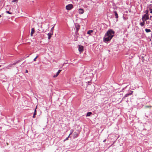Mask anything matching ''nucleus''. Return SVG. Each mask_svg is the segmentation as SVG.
<instances>
[{
    "label": "nucleus",
    "instance_id": "nucleus-12",
    "mask_svg": "<svg viewBox=\"0 0 152 152\" xmlns=\"http://www.w3.org/2000/svg\"><path fill=\"white\" fill-rule=\"evenodd\" d=\"M145 21H143V22L140 23V24L141 26H144L145 24Z\"/></svg>",
    "mask_w": 152,
    "mask_h": 152
},
{
    "label": "nucleus",
    "instance_id": "nucleus-4",
    "mask_svg": "<svg viewBox=\"0 0 152 152\" xmlns=\"http://www.w3.org/2000/svg\"><path fill=\"white\" fill-rule=\"evenodd\" d=\"M73 7V6L72 4H69L66 6V8L67 10H71Z\"/></svg>",
    "mask_w": 152,
    "mask_h": 152
},
{
    "label": "nucleus",
    "instance_id": "nucleus-9",
    "mask_svg": "<svg viewBox=\"0 0 152 152\" xmlns=\"http://www.w3.org/2000/svg\"><path fill=\"white\" fill-rule=\"evenodd\" d=\"M79 12L80 14H82L84 12V10L82 9H80L79 10Z\"/></svg>",
    "mask_w": 152,
    "mask_h": 152
},
{
    "label": "nucleus",
    "instance_id": "nucleus-30",
    "mask_svg": "<svg viewBox=\"0 0 152 152\" xmlns=\"http://www.w3.org/2000/svg\"><path fill=\"white\" fill-rule=\"evenodd\" d=\"M147 22H146V24H147Z\"/></svg>",
    "mask_w": 152,
    "mask_h": 152
},
{
    "label": "nucleus",
    "instance_id": "nucleus-28",
    "mask_svg": "<svg viewBox=\"0 0 152 152\" xmlns=\"http://www.w3.org/2000/svg\"><path fill=\"white\" fill-rule=\"evenodd\" d=\"M106 141V139H105V140H104L103 141V142H105V141Z\"/></svg>",
    "mask_w": 152,
    "mask_h": 152
},
{
    "label": "nucleus",
    "instance_id": "nucleus-14",
    "mask_svg": "<svg viewBox=\"0 0 152 152\" xmlns=\"http://www.w3.org/2000/svg\"><path fill=\"white\" fill-rule=\"evenodd\" d=\"M145 30V31L147 33L151 31V30L149 29L146 28Z\"/></svg>",
    "mask_w": 152,
    "mask_h": 152
},
{
    "label": "nucleus",
    "instance_id": "nucleus-25",
    "mask_svg": "<svg viewBox=\"0 0 152 152\" xmlns=\"http://www.w3.org/2000/svg\"><path fill=\"white\" fill-rule=\"evenodd\" d=\"M36 114H37V113L34 112V115H35Z\"/></svg>",
    "mask_w": 152,
    "mask_h": 152
},
{
    "label": "nucleus",
    "instance_id": "nucleus-7",
    "mask_svg": "<svg viewBox=\"0 0 152 152\" xmlns=\"http://www.w3.org/2000/svg\"><path fill=\"white\" fill-rule=\"evenodd\" d=\"M34 31H35L34 28H32L31 29V37L33 36V34L34 33Z\"/></svg>",
    "mask_w": 152,
    "mask_h": 152
},
{
    "label": "nucleus",
    "instance_id": "nucleus-8",
    "mask_svg": "<svg viewBox=\"0 0 152 152\" xmlns=\"http://www.w3.org/2000/svg\"><path fill=\"white\" fill-rule=\"evenodd\" d=\"M53 34V33H48V39H49L51 37L52 35Z\"/></svg>",
    "mask_w": 152,
    "mask_h": 152
},
{
    "label": "nucleus",
    "instance_id": "nucleus-23",
    "mask_svg": "<svg viewBox=\"0 0 152 152\" xmlns=\"http://www.w3.org/2000/svg\"><path fill=\"white\" fill-rule=\"evenodd\" d=\"M145 12L146 13L145 14H147V15H148V10H146Z\"/></svg>",
    "mask_w": 152,
    "mask_h": 152
},
{
    "label": "nucleus",
    "instance_id": "nucleus-5",
    "mask_svg": "<svg viewBox=\"0 0 152 152\" xmlns=\"http://www.w3.org/2000/svg\"><path fill=\"white\" fill-rule=\"evenodd\" d=\"M133 91H130V92L129 94H126L125 96L123 98L128 96L129 95H132V94Z\"/></svg>",
    "mask_w": 152,
    "mask_h": 152
},
{
    "label": "nucleus",
    "instance_id": "nucleus-19",
    "mask_svg": "<svg viewBox=\"0 0 152 152\" xmlns=\"http://www.w3.org/2000/svg\"><path fill=\"white\" fill-rule=\"evenodd\" d=\"M71 134V133H70V134H69V136H68V137H67V138H66V139L64 140V141H65V140H68L69 137V136Z\"/></svg>",
    "mask_w": 152,
    "mask_h": 152
},
{
    "label": "nucleus",
    "instance_id": "nucleus-10",
    "mask_svg": "<svg viewBox=\"0 0 152 152\" xmlns=\"http://www.w3.org/2000/svg\"><path fill=\"white\" fill-rule=\"evenodd\" d=\"M114 14H115L116 18H118V15L117 12L116 11H115Z\"/></svg>",
    "mask_w": 152,
    "mask_h": 152
},
{
    "label": "nucleus",
    "instance_id": "nucleus-22",
    "mask_svg": "<svg viewBox=\"0 0 152 152\" xmlns=\"http://www.w3.org/2000/svg\"><path fill=\"white\" fill-rule=\"evenodd\" d=\"M6 12L7 13L9 14H11L12 13L11 12H10L9 11H7Z\"/></svg>",
    "mask_w": 152,
    "mask_h": 152
},
{
    "label": "nucleus",
    "instance_id": "nucleus-17",
    "mask_svg": "<svg viewBox=\"0 0 152 152\" xmlns=\"http://www.w3.org/2000/svg\"><path fill=\"white\" fill-rule=\"evenodd\" d=\"M54 26H53L51 29V33H53V28H54Z\"/></svg>",
    "mask_w": 152,
    "mask_h": 152
},
{
    "label": "nucleus",
    "instance_id": "nucleus-24",
    "mask_svg": "<svg viewBox=\"0 0 152 152\" xmlns=\"http://www.w3.org/2000/svg\"><path fill=\"white\" fill-rule=\"evenodd\" d=\"M37 106L35 109L34 112V113H36V109L37 108Z\"/></svg>",
    "mask_w": 152,
    "mask_h": 152
},
{
    "label": "nucleus",
    "instance_id": "nucleus-27",
    "mask_svg": "<svg viewBox=\"0 0 152 152\" xmlns=\"http://www.w3.org/2000/svg\"><path fill=\"white\" fill-rule=\"evenodd\" d=\"M28 70L27 69H26V73H28Z\"/></svg>",
    "mask_w": 152,
    "mask_h": 152
},
{
    "label": "nucleus",
    "instance_id": "nucleus-15",
    "mask_svg": "<svg viewBox=\"0 0 152 152\" xmlns=\"http://www.w3.org/2000/svg\"><path fill=\"white\" fill-rule=\"evenodd\" d=\"M93 32V30H89L87 32V34H91Z\"/></svg>",
    "mask_w": 152,
    "mask_h": 152
},
{
    "label": "nucleus",
    "instance_id": "nucleus-11",
    "mask_svg": "<svg viewBox=\"0 0 152 152\" xmlns=\"http://www.w3.org/2000/svg\"><path fill=\"white\" fill-rule=\"evenodd\" d=\"M149 9L151 10L150 13H152V5H151L149 6Z\"/></svg>",
    "mask_w": 152,
    "mask_h": 152
},
{
    "label": "nucleus",
    "instance_id": "nucleus-20",
    "mask_svg": "<svg viewBox=\"0 0 152 152\" xmlns=\"http://www.w3.org/2000/svg\"><path fill=\"white\" fill-rule=\"evenodd\" d=\"M38 56H37L34 59V61H36V59L37 58H38Z\"/></svg>",
    "mask_w": 152,
    "mask_h": 152
},
{
    "label": "nucleus",
    "instance_id": "nucleus-31",
    "mask_svg": "<svg viewBox=\"0 0 152 152\" xmlns=\"http://www.w3.org/2000/svg\"><path fill=\"white\" fill-rule=\"evenodd\" d=\"M1 66L0 65V67Z\"/></svg>",
    "mask_w": 152,
    "mask_h": 152
},
{
    "label": "nucleus",
    "instance_id": "nucleus-1",
    "mask_svg": "<svg viewBox=\"0 0 152 152\" xmlns=\"http://www.w3.org/2000/svg\"><path fill=\"white\" fill-rule=\"evenodd\" d=\"M114 33L115 32L111 30H108L105 35L104 41L108 42L114 36Z\"/></svg>",
    "mask_w": 152,
    "mask_h": 152
},
{
    "label": "nucleus",
    "instance_id": "nucleus-26",
    "mask_svg": "<svg viewBox=\"0 0 152 152\" xmlns=\"http://www.w3.org/2000/svg\"><path fill=\"white\" fill-rule=\"evenodd\" d=\"M35 115H33V118H35Z\"/></svg>",
    "mask_w": 152,
    "mask_h": 152
},
{
    "label": "nucleus",
    "instance_id": "nucleus-6",
    "mask_svg": "<svg viewBox=\"0 0 152 152\" xmlns=\"http://www.w3.org/2000/svg\"><path fill=\"white\" fill-rule=\"evenodd\" d=\"M61 70H59L58 72L56 73V75H55L53 76V77H57L58 75L60 72L61 71Z\"/></svg>",
    "mask_w": 152,
    "mask_h": 152
},
{
    "label": "nucleus",
    "instance_id": "nucleus-18",
    "mask_svg": "<svg viewBox=\"0 0 152 152\" xmlns=\"http://www.w3.org/2000/svg\"><path fill=\"white\" fill-rule=\"evenodd\" d=\"M145 107L146 108H151L152 107V106L150 105V106H145Z\"/></svg>",
    "mask_w": 152,
    "mask_h": 152
},
{
    "label": "nucleus",
    "instance_id": "nucleus-16",
    "mask_svg": "<svg viewBox=\"0 0 152 152\" xmlns=\"http://www.w3.org/2000/svg\"><path fill=\"white\" fill-rule=\"evenodd\" d=\"M74 138L76 137H77V134L76 132H74Z\"/></svg>",
    "mask_w": 152,
    "mask_h": 152
},
{
    "label": "nucleus",
    "instance_id": "nucleus-3",
    "mask_svg": "<svg viewBox=\"0 0 152 152\" xmlns=\"http://www.w3.org/2000/svg\"><path fill=\"white\" fill-rule=\"evenodd\" d=\"M84 47L83 46L79 45L78 47V50L79 52L81 53L83 50Z\"/></svg>",
    "mask_w": 152,
    "mask_h": 152
},
{
    "label": "nucleus",
    "instance_id": "nucleus-29",
    "mask_svg": "<svg viewBox=\"0 0 152 152\" xmlns=\"http://www.w3.org/2000/svg\"><path fill=\"white\" fill-rule=\"evenodd\" d=\"M1 15H0V18L1 17Z\"/></svg>",
    "mask_w": 152,
    "mask_h": 152
},
{
    "label": "nucleus",
    "instance_id": "nucleus-2",
    "mask_svg": "<svg viewBox=\"0 0 152 152\" xmlns=\"http://www.w3.org/2000/svg\"><path fill=\"white\" fill-rule=\"evenodd\" d=\"M149 19L148 15L147 14H145L143 16L142 18V21H146Z\"/></svg>",
    "mask_w": 152,
    "mask_h": 152
},
{
    "label": "nucleus",
    "instance_id": "nucleus-13",
    "mask_svg": "<svg viewBox=\"0 0 152 152\" xmlns=\"http://www.w3.org/2000/svg\"><path fill=\"white\" fill-rule=\"evenodd\" d=\"M92 113L91 112H88L87 113L86 115L87 116H90L91 114Z\"/></svg>",
    "mask_w": 152,
    "mask_h": 152
},
{
    "label": "nucleus",
    "instance_id": "nucleus-21",
    "mask_svg": "<svg viewBox=\"0 0 152 152\" xmlns=\"http://www.w3.org/2000/svg\"><path fill=\"white\" fill-rule=\"evenodd\" d=\"M18 0H13V1H12V2H18Z\"/></svg>",
    "mask_w": 152,
    "mask_h": 152
}]
</instances>
